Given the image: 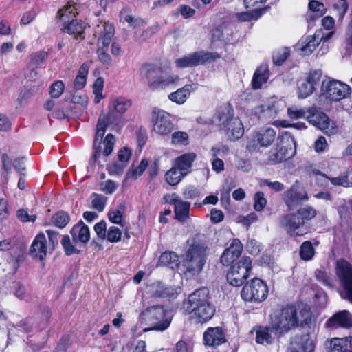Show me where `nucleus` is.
Masks as SVG:
<instances>
[{"instance_id": "nucleus-63", "label": "nucleus", "mask_w": 352, "mask_h": 352, "mask_svg": "<svg viewBox=\"0 0 352 352\" xmlns=\"http://www.w3.org/2000/svg\"><path fill=\"white\" fill-rule=\"evenodd\" d=\"M94 230L96 232L98 236L100 239H105L107 230V223L104 221H100L94 226Z\"/></svg>"}, {"instance_id": "nucleus-5", "label": "nucleus", "mask_w": 352, "mask_h": 352, "mask_svg": "<svg viewBox=\"0 0 352 352\" xmlns=\"http://www.w3.org/2000/svg\"><path fill=\"white\" fill-rule=\"evenodd\" d=\"M321 95L331 102H338L351 97V89L340 80L329 78L322 82Z\"/></svg>"}, {"instance_id": "nucleus-46", "label": "nucleus", "mask_w": 352, "mask_h": 352, "mask_svg": "<svg viewBox=\"0 0 352 352\" xmlns=\"http://www.w3.org/2000/svg\"><path fill=\"white\" fill-rule=\"evenodd\" d=\"M113 106L116 111L124 113L131 106V102L129 99L120 97L113 102Z\"/></svg>"}, {"instance_id": "nucleus-56", "label": "nucleus", "mask_w": 352, "mask_h": 352, "mask_svg": "<svg viewBox=\"0 0 352 352\" xmlns=\"http://www.w3.org/2000/svg\"><path fill=\"white\" fill-rule=\"evenodd\" d=\"M115 141H116L115 137L112 134H108L106 136V138L103 142V143L104 144V149L103 151L102 154L104 156H109V155H111V153H112V151L113 150Z\"/></svg>"}, {"instance_id": "nucleus-58", "label": "nucleus", "mask_w": 352, "mask_h": 352, "mask_svg": "<svg viewBox=\"0 0 352 352\" xmlns=\"http://www.w3.org/2000/svg\"><path fill=\"white\" fill-rule=\"evenodd\" d=\"M254 208L256 211H261L267 204V200L264 197V194L262 192H258L254 195Z\"/></svg>"}, {"instance_id": "nucleus-6", "label": "nucleus", "mask_w": 352, "mask_h": 352, "mask_svg": "<svg viewBox=\"0 0 352 352\" xmlns=\"http://www.w3.org/2000/svg\"><path fill=\"white\" fill-rule=\"evenodd\" d=\"M141 318L151 326L148 330L163 331L170 326L171 322V319L166 316L164 307L160 305L146 308L142 312Z\"/></svg>"}, {"instance_id": "nucleus-40", "label": "nucleus", "mask_w": 352, "mask_h": 352, "mask_svg": "<svg viewBox=\"0 0 352 352\" xmlns=\"http://www.w3.org/2000/svg\"><path fill=\"white\" fill-rule=\"evenodd\" d=\"M315 254V250L311 241L303 242L300 248V256L302 260L309 261Z\"/></svg>"}, {"instance_id": "nucleus-21", "label": "nucleus", "mask_w": 352, "mask_h": 352, "mask_svg": "<svg viewBox=\"0 0 352 352\" xmlns=\"http://www.w3.org/2000/svg\"><path fill=\"white\" fill-rule=\"evenodd\" d=\"M243 245L240 240L234 239L221 256L220 261L223 265H229L239 257L242 252Z\"/></svg>"}, {"instance_id": "nucleus-37", "label": "nucleus", "mask_w": 352, "mask_h": 352, "mask_svg": "<svg viewBox=\"0 0 352 352\" xmlns=\"http://www.w3.org/2000/svg\"><path fill=\"white\" fill-rule=\"evenodd\" d=\"M185 176L175 166L167 171L165 175L166 182L171 186L178 184Z\"/></svg>"}, {"instance_id": "nucleus-12", "label": "nucleus", "mask_w": 352, "mask_h": 352, "mask_svg": "<svg viewBox=\"0 0 352 352\" xmlns=\"http://www.w3.org/2000/svg\"><path fill=\"white\" fill-rule=\"evenodd\" d=\"M336 274L343 288L342 296L352 303V265L344 259L336 262Z\"/></svg>"}, {"instance_id": "nucleus-60", "label": "nucleus", "mask_w": 352, "mask_h": 352, "mask_svg": "<svg viewBox=\"0 0 352 352\" xmlns=\"http://www.w3.org/2000/svg\"><path fill=\"white\" fill-rule=\"evenodd\" d=\"M126 164L121 163L119 161L113 163L107 167L108 172L110 175H121Z\"/></svg>"}, {"instance_id": "nucleus-9", "label": "nucleus", "mask_w": 352, "mask_h": 352, "mask_svg": "<svg viewBox=\"0 0 352 352\" xmlns=\"http://www.w3.org/2000/svg\"><path fill=\"white\" fill-rule=\"evenodd\" d=\"M276 137V132L273 128L261 129L254 131L248 138L246 149L250 153H254L258 151L260 147H269L275 140Z\"/></svg>"}, {"instance_id": "nucleus-44", "label": "nucleus", "mask_w": 352, "mask_h": 352, "mask_svg": "<svg viewBox=\"0 0 352 352\" xmlns=\"http://www.w3.org/2000/svg\"><path fill=\"white\" fill-rule=\"evenodd\" d=\"M47 57L48 54L45 51H38L32 54L30 56V67H41L47 60Z\"/></svg>"}, {"instance_id": "nucleus-32", "label": "nucleus", "mask_w": 352, "mask_h": 352, "mask_svg": "<svg viewBox=\"0 0 352 352\" xmlns=\"http://www.w3.org/2000/svg\"><path fill=\"white\" fill-rule=\"evenodd\" d=\"M326 3L332 9L339 21H342L348 10V4L346 0H326Z\"/></svg>"}, {"instance_id": "nucleus-45", "label": "nucleus", "mask_w": 352, "mask_h": 352, "mask_svg": "<svg viewBox=\"0 0 352 352\" xmlns=\"http://www.w3.org/2000/svg\"><path fill=\"white\" fill-rule=\"evenodd\" d=\"M318 174L327 178L334 186H342L344 187H349L350 186L346 173H341L339 176L336 177H327L325 174L321 173L320 172H319Z\"/></svg>"}, {"instance_id": "nucleus-3", "label": "nucleus", "mask_w": 352, "mask_h": 352, "mask_svg": "<svg viewBox=\"0 0 352 352\" xmlns=\"http://www.w3.org/2000/svg\"><path fill=\"white\" fill-rule=\"evenodd\" d=\"M183 308L186 314H193L196 322L204 323L214 316L215 309L208 300V290L201 288L189 295L184 302Z\"/></svg>"}, {"instance_id": "nucleus-61", "label": "nucleus", "mask_w": 352, "mask_h": 352, "mask_svg": "<svg viewBox=\"0 0 352 352\" xmlns=\"http://www.w3.org/2000/svg\"><path fill=\"white\" fill-rule=\"evenodd\" d=\"M46 233L48 236L50 248L54 250L59 242V232L52 230H47Z\"/></svg>"}, {"instance_id": "nucleus-14", "label": "nucleus", "mask_w": 352, "mask_h": 352, "mask_svg": "<svg viewBox=\"0 0 352 352\" xmlns=\"http://www.w3.org/2000/svg\"><path fill=\"white\" fill-rule=\"evenodd\" d=\"M277 151L273 160L281 162L292 157L295 153L296 144L294 137L289 132H285L278 137Z\"/></svg>"}, {"instance_id": "nucleus-36", "label": "nucleus", "mask_w": 352, "mask_h": 352, "mask_svg": "<svg viewBox=\"0 0 352 352\" xmlns=\"http://www.w3.org/2000/svg\"><path fill=\"white\" fill-rule=\"evenodd\" d=\"M308 115L306 116L307 121L312 125L318 128L320 122H322V114H325L319 111L316 107H311L307 109Z\"/></svg>"}, {"instance_id": "nucleus-31", "label": "nucleus", "mask_w": 352, "mask_h": 352, "mask_svg": "<svg viewBox=\"0 0 352 352\" xmlns=\"http://www.w3.org/2000/svg\"><path fill=\"white\" fill-rule=\"evenodd\" d=\"M332 352H352V338H333L331 341Z\"/></svg>"}, {"instance_id": "nucleus-62", "label": "nucleus", "mask_w": 352, "mask_h": 352, "mask_svg": "<svg viewBox=\"0 0 352 352\" xmlns=\"http://www.w3.org/2000/svg\"><path fill=\"white\" fill-rule=\"evenodd\" d=\"M18 219L22 222H34L36 216L30 215L25 209H19L16 212Z\"/></svg>"}, {"instance_id": "nucleus-59", "label": "nucleus", "mask_w": 352, "mask_h": 352, "mask_svg": "<svg viewBox=\"0 0 352 352\" xmlns=\"http://www.w3.org/2000/svg\"><path fill=\"white\" fill-rule=\"evenodd\" d=\"M201 195L200 190L199 188L193 186H189L184 189L183 195L185 199H193Z\"/></svg>"}, {"instance_id": "nucleus-43", "label": "nucleus", "mask_w": 352, "mask_h": 352, "mask_svg": "<svg viewBox=\"0 0 352 352\" xmlns=\"http://www.w3.org/2000/svg\"><path fill=\"white\" fill-rule=\"evenodd\" d=\"M60 243L64 249L65 254L67 256H71L74 254H79L80 252L76 247L77 244L73 245L70 237L68 235H64L61 239Z\"/></svg>"}, {"instance_id": "nucleus-39", "label": "nucleus", "mask_w": 352, "mask_h": 352, "mask_svg": "<svg viewBox=\"0 0 352 352\" xmlns=\"http://www.w3.org/2000/svg\"><path fill=\"white\" fill-rule=\"evenodd\" d=\"M70 217L69 214L64 211H58L55 213L52 217V221L53 224L59 228H65L69 222Z\"/></svg>"}, {"instance_id": "nucleus-55", "label": "nucleus", "mask_w": 352, "mask_h": 352, "mask_svg": "<svg viewBox=\"0 0 352 352\" xmlns=\"http://www.w3.org/2000/svg\"><path fill=\"white\" fill-rule=\"evenodd\" d=\"M64 88L65 85L63 81L56 80L51 85L50 94L52 98H57L61 96Z\"/></svg>"}, {"instance_id": "nucleus-54", "label": "nucleus", "mask_w": 352, "mask_h": 352, "mask_svg": "<svg viewBox=\"0 0 352 352\" xmlns=\"http://www.w3.org/2000/svg\"><path fill=\"white\" fill-rule=\"evenodd\" d=\"M322 75V72L321 69L311 70L308 74L306 78V80L312 85L313 87L316 89V85H318L320 81Z\"/></svg>"}, {"instance_id": "nucleus-18", "label": "nucleus", "mask_w": 352, "mask_h": 352, "mask_svg": "<svg viewBox=\"0 0 352 352\" xmlns=\"http://www.w3.org/2000/svg\"><path fill=\"white\" fill-rule=\"evenodd\" d=\"M309 197L305 189L298 186H292L284 193V203L289 210L308 201Z\"/></svg>"}, {"instance_id": "nucleus-2", "label": "nucleus", "mask_w": 352, "mask_h": 352, "mask_svg": "<svg viewBox=\"0 0 352 352\" xmlns=\"http://www.w3.org/2000/svg\"><path fill=\"white\" fill-rule=\"evenodd\" d=\"M316 215V210L306 205L299 208L295 212L283 215L279 219V224L291 237L301 236L309 232V222Z\"/></svg>"}, {"instance_id": "nucleus-38", "label": "nucleus", "mask_w": 352, "mask_h": 352, "mask_svg": "<svg viewBox=\"0 0 352 352\" xmlns=\"http://www.w3.org/2000/svg\"><path fill=\"white\" fill-rule=\"evenodd\" d=\"M120 21L127 22L131 27L138 28L144 25V21L141 18H135L128 12V10H122L120 13Z\"/></svg>"}, {"instance_id": "nucleus-47", "label": "nucleus", "mask_w": 352, "mask_h": 352, "mask_svg": "<svg viewBox=\"0 0 352 352\" xmlns=\"http://www.w3.org/2000/svg\"><path fill=\"white\" fill-rule=\"evenodd\" d=\"M91 206L98 212H102L105 208L107 197L96 193H94L91 196Z\"/></svg>"}, {"instance_id": "nucleus-23", "label": "nucleus", "mask_w": 352, "mask_h": 352, "mask_svg": "<svg viewBox=\"0 0 352 352\" xmlns=\"http://www.w3.org/2000/svg\"><path fill=\"white\" fill-rule=\"evenodd\" d=\"M114 33V27L110 23H104L97 25L94 35H99L98 45L109 47Z\"/></svg>"}, {"instance_id": "nucleus-52", "label": "nucleus", "mask_w": 352, "mask_h": 352, "mask_svg": "<svg viewBox=\"0 0 352 352\" xmlns=\"http://www.w3.org/2000/svg\"><path fill=\"white\" fill-rule=\"evenodd\" d=\"M106 239L111 243L119 242L122 239V232L118 228L111 226L107 230Z\"/></svg>"}, {"instance_id": "nucleus-48", "label": "nucleus", "mask_w": 352, "mask_h": 352, "mask_svg": "<svg viewBox=\"0 0 352 352\" xmlns=\"http://www.w3.org/2000/svg\"><path fill=\"white\" fill-rule=\"evenodd\" d=\"M316 89L306 80L300 82L298 85V97L305 98L310 96Z\"/></svg>"}, {"instance_id": "nucleus-15", "label": "nucleus", "mask_w": 352, "mask_h": 352, "mask_svg": "<svg viewBox=\"0 0 352 352\" xmlns=\"http://www.w3.org/2000/svg\"><path fill=\"white\" fill-rule=\"evenodd\" d=\"M153 131L162 136H167L174 130L170 115L164 110L155 108L152 112Z\"/></svg>"}, {"instance_id": "nucleus-1", "label": "nucleus", "mask_w": 352, "mask_h": 352, "mask_svg": "<svg viewBox=\"0 0 352 352\" xmlns=\"http://www.w3.org/2000/svg\"><path fill=\"white\" fill-rule=\"evenodd\" d=\"M311 319V312L307 307L299 310L294 305H287L271 318V325L276 333H286L293 328L308 324Z\"/></svg>"}, {"instance_id": "nucleus-26", "label": "nucleus", "mask_w": 352, "mask_h": 352, "mask_svg": "<svg viewBox=\"0 0 352 352\" xmlns=\"http://www.w3.org/2000/svg\"><path fill=\"white\" fill-rule=\"evenodd\" d=\"M46 238L43 233L37 234L33 241L31 248L30 254L35 258L43 260L47 254Z\"/></svg>"}, {"instance_id": "nucleus-11", "label": "nucleus", "mask_w": 352, "mask_h": 352, "mask_svg": "<svg viewBox=\"0 0 352 352\" xmlns=\"http://www.w3.org/2000/svg\"><path fill=\"white\" fill-rule=\"evenodd\" d=\"M119 123L118 118L111 111L107 116L100 115L96 126V131L94 142V154L91 158V161L96 162L98 158L101 155L100 144L103 136L106 131V128L109 124L118 125Z\"/></svg>"}, {"instance_id": "nucleus-25", "label": "nucleus", "mask_w": 352, "mask_h": 352, "mask_svg": "<svg viewBox=\"0 0 352 352\" xmlns=\"http://www.w3.org/2000/svg\"><path fill=\"white\" fill-rule=\"evenodd\" d=\"M150 292L157 298H175L178 294V289L170 286H165L161 282H155L151 285Z\"/></svg>"}, {"instance_id": "nucleus-29", "label": "nucleus", "mask_w": 352, "mask_h": 352, "mask_svg": "<svg viewBox=\"0 0 352 352\" xmlns=\"http://www.w3.org/2000/svg\"><path fill=\"white\" fill-rule=\"evenodd\" d=\"M269 78V69L267 64L261 65L255 71L252 80V87L254 89H261L262 85L267 82Z\"/></svg>"}, {"instance_id": "nucleus-41", "label": "nucleus", "mask_w": 352, "mask_h": 352, "mask_svg": "<svg viewBox=\"0 0 352 352\" xmlns=\"http://www.w3.org/2000/svg\"><path fill=\"white\" fill-rule=\"evenodd\" d=\"M177 256L174 252H164L161 254L158 265L162 266H170L171 268H173V264L175 265H177Z\"/></svg>"}, {"instance_id": "nucleus-16", "label": "nucleus", "mask_w": 352, "mask_h": 352, "mask_svg": "<svg viewBox=\"0 0 352 352\" xmlns=\"http://www.w3.org/2000/svg\"><path fill=\"white\" fill-rule=\"evenodd\" d=\"M142 70L146 72L145 76L148 81V87L152 90L163 89L172 85H176L179 80V77L177 75L170 76L166 78L158 77L153 78H152L153 71L148 65L143 66Z\"/></svg>"}, {"instance_id": "nucleus-4", "label": "nucleus", "mask_w": 352, "mask_h": 352, "mask_svg": "<svg viewBox=\"0 0 352 352\" xmlns=\"http://www.w3.org/2000/svg\"><path fill=\"white\" fill-rule=\"evenodd\" d=\"M206 250L207 247L201 243H193L189 246L182 260L186 272L197 275L202 271L206 261Z\"/></svg>"}, {"instance_id": "nucleus-49", "label": "nucleus", "mask_w": 352, "mask_h": 352, "mask_svg": "<svg viewBox=\"0 0 352 352\" xmlns=\"http://www.w3.org/2000/svg\"><path fill=\"white\" fill-rule=\"evenodd\" d=\"M289 54V51L287 47L274 51L272 55L274 63L276 65H281L288 58Z\"/></svg>"}, {"instance_id": "nucleus-7", "label": "nucleus", "mask_w": 352, "mask_h": 352, "mask_svg": "<svg viewBox=\"0 0 352 352\" xmlns=\"http://www.w3.org/2000/svg\"><path fill=\"white\" fill-rule=\"evenodd\" d=\"M76 10L74 5L68 3L59 10V20L63 22L62 30L63 32L70 34H76L81 37L86 25L81 20L78 21L75 19L77 14Z\"/></svg>"}, {"instance_id": "nucleus-33", "label": "nucleus", "mask_w": 352, "mask_h": 352, "mask_svg": "<svg viewBox=\"0 0 352 352\" xmlns=\"http://www.w3.org/2000/svg\"><path fill=\"white\" fill-rule=\"evenodd\" d=\"M270 332H274L272 328V325L269 327H261L258 330L256 331V341L258 344H271L272 342V337L271 336Z\"/></svg>"}, {"instance_id": "nucleus-57", "label": "nucleus", "mask_w": 352, "mask_h": 352, "mask_svg": "<svg viewBox=\"0 0 352 352\" xmlns=\"http://www.w3.org/2000/svg\"><path fill=\"white\" fill-rule=\"evenodd\" d=\"M307 111L304 109L298 108L295 106L287 109L288 116L293 120L305 118Z\"/></svg>"}, {"instance_id": "nucleus-34", "label": "nucleus", "mask_w": 352, "mask_h": 352, "mask_svg": "<svg viewBox=\"0 0 352 352\" xmlns=\"http://www.w3.org/2000/svg\"><path fill=\"white\" fill-rule=\"evenodd\" d=\"M320 39L316 35L308 36L305 41L301 43V50L305 54H309L314 52L316 47L319 45Z\"/></svg>"}, {"instance_id": "nucleus-22", "label": "nucleus", "mask_w": 352, "mask_h": 352, "mask_svg": "<svg viewBox=\"0 0 352 352\" xmlns=\"http://www.w3.org/2000/svg\"><path fill=\"white\" fill-rule=\"evenodd\" d=\"M326 325L332 328H349L352 327V314L347 310L340 311L327 321Z\"/></svg>"}, {"instance_id": "nucleus-53", "label": "nucleus", "mask_w": 352, "mask_h": 352, "mask_svg": "<svg viewBox=\"0 0 352 352\" xmlns=\"http://www.w3.org/2000/svg\"><path fill=\"white\" fill-rule=\"evenodd\" d=\"M109 47L98 45V49L97 51L98 56L99 60L104 65H110L111 63L112 59L110 55L108 54Z\"/></svg>"}, {"instance_id": "nucleus-10", "label": "nucleus", "mask_w": 352, "mask_h": 352, "mask_svg": "<svg viewBox=\"0 0 352 352\" xmlns=\"http://www.w3.org/2000/svg\"><path fill=\"white\" fill-rule=\"evenodd\" d=\"M268 295L267 285L260 278H255L243 287L241 296L245 301L261 302Z\"/></svg>"}, {"instance_id": "nucleus-30", "label": "nucleus", "mask_w": 352, "mask_h": 352, "mask_svg": "<svg viewBox=\"0 0 352 352\" xmlns=\"http://www.w3.org/2000/svg\"><path fill=\"white\" fill-rule=\"evenodd\" d=\"M195 89L192 85H186L183 87L178 89L176 91L170 93L168 98L172 102L178 104H184L189 97L190 92Z\"/></svg>"}, {"instance_id": "nucleus-8", "label": "nucleus", "mask_w": 352, "mask_h": 352, "mask_svg": "<svg viewBox=\"0 0 352 352\" xmlns=\"http://www.w3.org/2000/svg\"><path fill=\"white\" fill-rule=\"evenodd\" d=\"M251 271V258L248 256H243L231 266L226 275L227 280L232 286L239 287L248 278Z\"/></svg>"}, {"instance_id": "nucleus-50", "label": "nucleus", "mask_w": 352, "mask_h": 352, "mask_svg": "<svg viewBox=\"0 0 352 352\" xmlns=\"http://www.w3.org/2000/svg\"><path fill=\"white\" fill-rule=\"evenodd\" d=\"M171 143L173 145H187L188 135L184 131H175L171 135Z\"/></svg>"}, {"instance_id": "nucleus-64", "label": "nucleus", "mask_w": 352, "mask_h": 352, "mask_svg": "<svg viewBox=\"0 0 352 352\" xmlns=\"http://www.w3.org/2000/svg\"><path fill=\"white\" fill-rule=\"evenodd\" d=\"M117 184L112 180H107L100 184V189L107 195L112 194L117 188Z\"/></svg>"}, {"instance_id": "nucleus-35", "label": "nucleus", "mask_w": 352, "mask_h": 352, "mask_svg": "<svg viewBox=\"0 0 352 352\" xmlns=\"http://www.w3.org/2000/svg\"><path fill=\"white\" fill-rule=\"evenodd\" d=\"M318 129L327 135H333L337 132L336 124L326 114H322V122Z\"/></svg>"}, {"instance_id": "nucleus-27", "label": "nucleus", "mask_w": 352, "mask_h": 352, "mask_svg": "<svg viewBox=\"0 0 352 352\" xmlns=\"http://www.w3.org/2000/svg\"><path fill=\"white\" fill-rule=\"evenodd\" d=\"M196 158L194 153H188L179 156L175 159V166L179 170L183 175H187L190 171L192 164Z\"/></svg>"}, {"instance_id": "nucleus-17", "label": "nucleus", "mask_w": 352, "mask_h": 352, "mask_svg": "<svg viewBox=\"0 0 352 352\" xmlns=\"http://www.w3.org/2000/svg\"><path fill=\"white\" fill-rule=\"evenodd\" d=\"M212 58V54L203 51L189 54L175 60L176 66L181 68L195 67L204 64Z\"/></svg>"}, {"instance_id": "nucleus-19", "label": "nucleus", "mask_w": 352, "mask_h": 352, "mask_svg": "<svg viewBox=\"0 0 352 352\" xmlns=\"http://www.w3.org/2000/svg\"><path fill=\"white\" fill-rule=\"evenodd\" d=\"M315 344L309 335L294 336L288 348L287 352H314Z\"/></svg>"}, {"instance_id": "nucleus-20", "label": "nucleus", "mask_w": 352, "mask_h": 352, "mask_svg": "<svg viewBox=\"0 0 352 352\" xmlns=\"http://www.w3.org/2000/svg\"><path fill=\"white\" fill-rule=\"evenodd\" d=\"M226 335L220 327H208L204 333V344L217 346L226 342Z\"/></svg>"}, {"instance_id": "nucleus-24", "label": "nucleus", "mask_w": 352, "mask_h": 352, "mask_svg": "<svg viewBox=\"0 0 352 352\" xmlns=\"http://www.w3.org/2000/svg\"><path fill=\"white\" fill-rule=\"evenodd\" d=\"M73 243L86 244L90 239V232L88 226L82 221L78 222L70 230Z\"/></svg>"}, {"instance_id": "nucleus-28", "label": "nucleus", "mask_w": 352, "mask_h": 352, "mask_svg": "<svg viewBox=\"0 0 352 352\" xmlns=\"http://www.w3.org/2000/svg\"><path fill=\"white\" fill-rule=\"evenodd\" d=\"M175 206V214L179 221H185L189 217L190 202L184 201L179 198H173L170 201Z\"/></svg>"}, {"instance_id": "nucleus-42", "label": "nucleus", "mask_w": 352, "mask_h": 352, "mask_svg": "<svg viewBox=\"0 0 352 352\" xmlns=\"http://www.w3.org/2000/svg\"><path fill=\"white\" fill-rule=\"evenodd\" d=\"M316 279L324 285L329 287H334V280L331 275L326 271L322 270H316L315 272Z\"/></svg>"}, {"instance_id": "nucleus-13", "label": "nucleus", "mask_w": 352, "mask_h": 352, "mask_svg": "<svg viewBox=\"0 0 352 352\" xmlns=\"http://www.w3.org/2000/svg\"><path fill=\"white\" fill-rule=\"evenodd\" d=\"M217 118L221 126L227 131L232 140H238L243 136L244 128L242 122L238 118H233L228 109L219 112Z\"/></svg>"}, {"instance_id": "nucleus-51", "label": "nucleus", "mask_w": 352, "mask_h": 352, "mask_svg": "<svg viewBox=\"0 0 352 352\" xmlns=\"http://www.w3.org/2000/svg\"><path fill=\"white\" fill-rule=\"evenodd\" d=\"M124 205L120 204L119 208L116 210L109 211L108 213L109 219L115 224L120 225L121 226H124V223L122 221V212L120 209H124Z\"/></svg>"}]
</instances>
